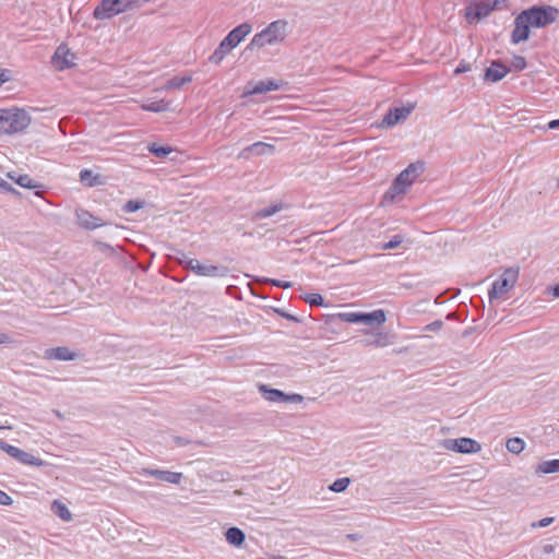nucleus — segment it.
<instances>
[{
    "mask_svg": "<svg viewBox=\"0 0 559 559\" xmlns=\"http://www.w3.org/2000/svg\"><path fill=\"white\" fill-rule=\"evenodd\" d=\"M127 2H130V10L134 8H139L142 4L148 2L150 0H126Z\"/></svg>",
    "mask_w": 559,
    "mask_h": 559,
    "instance_id": "49",
    "label": "nucleus"
},
{
    "mask_svg": "<svg viewBox=\"0 0 559 559\" xmlns=\"http://www.w3.org/2000/svg\"><path fill=\"white\" fill-rule=\"evenodd\" d=\"M260 392L262 396L270 402L283 403L285 397V392L278 389H270L265 384L260 385Z\"/></svg>",
    "mask_w": 559,
    "mask_h": 559,
    "instance_id": "24",
    "label": "nucleus"
},
{
    "mask_svg": "<svg viewBox=\"0 0 559 559\" xmlns=\"http://www.w3.org/2000/svg\"><path fill=\"white\" fill-rule=\"evenodd\" d=\"M519 277V270L514 267L507 269L502 275L493 282L491 289L488 293L489 300L499 298L508 293L516 283Z\"/></svg>",
    "mask_w": 559,
    "mask_h": 559,
    "instance_id": "8",
    "label": "nucleus"
},
{
    "mask_svg": "<svg viewBox=\"0 0 559 559\" xmlns=\"http://www.w3.org/2000/svg\"><path fill=\"white\" fill-rule=\"evenodd\" d=\"M443 447L447 450L463 454H473L481 450V445L478 441L466 437L445 439L443 441Z\"/></svg>",
    "mask_w": 559,
    "mask_h": 559,
    "instance_id": "9",
    "label": "nucleus"
},
{
    "mask_svg": "<svg viewBox=\"0 0 559 559\" xmlns=\"http://www.w3.org/2000/svg\"><path fill=\"white\" fill-rule=\"evenodd\" d=\"M471 334V331H465L464 335Z\"/></svg>",
    "mask_w": 559,
    "mask_h": 559,
    "instance_id": "58",
    "label": "nucleus"
},
{
    "mask_svg": "<svg viewBox=\"0 0 559 559\" xmlns=\"http://www.w3.org/2000/svg\"><path fill=\"white\" fill-rule=\"evenodd\" d=\"M415 106L409 104L407 106L402 107H392L388 110V112L383 116L380 127L381 128H392L399 122L405 120L411 112L414 110Z\"/></svg>",
    "mask_w": 559,
    "mask_h": 559,
    "instance_id": "11",
    "label": "nucleus"
},
{
    "mask_svg": "<svg viewBox=\"0 0 559 559\" xmlns=\"http://www.w3.org/2000/svg\"><path fill=\"white\" fill-rule=\"evenodd\" d=\"M252 31L251 24L245 22L233 28L227 36L219 43L225 51L229 52L236 48Z\"/></svg>",
    "mask_w": 559,
    "mask_h": 559,
    "instance_id": "10",
    "label": "nucleus"
},
{
    "mask_svg": "<svg viewBox=\"0 0 559 559\" xmlns=\"http://www.w3.org/2000/svg\"><path fill=\"white\" fill-rule=\"evenodd\" d=\"M442 326H443V322L441 320H436V321L427 324L424 328V331H426V332H438V331L441 330Z\"/></svg>",
    "mask_w": 559,
    "mask_h": 559,
    "instance_id": "41",
    "label": "nucleus"
},
{
    "mask_svg": "<svg viewBox=\"0 0 559 559\" xmlns=\"http://www.w3.org/2000/svg\"><path fill=\"white\" fill-rule=\"evenodd\" d=\"M554 522V518H544L539 520L537 523H534V527H547Z\"/></svg>",
    "mask_w": 559,
    "mask_h": 559,
    "instance_id": "46",
    "label": "nucleus"
},
{
    "mask_svg": "<svg viewBox=\"0 0 559 559\" xmlns=\"http://www.w3.org/2000/svg\"><path fill=\"white\" fill-rule=\"evenodd\" d=\"M142 109L151 112H163L169 109V104L163 99L154 100L143 104Z\"/></svg>",
    "mask_w": 559,
    "mask_h": 559,
    "instance_id": "29",
    "label": "nucleus"
},
{
    "mask_svg": "<svg viewBox=\"0 0 559 559\" xmlns=\"http://www.w3.org/2000/svg\"><path fill=\"white\" fill-rule=\"evenodd\" d=\"M532 27H545L559 16V10L551 5H533L522 11Z\"/></svg>",
    "mask_w": 559,
    "mask_h": 559,
    "instance_id": "4",
    "label": "nucleus"
},
{
    "mask_svg": "<svg viewBox=\"0 0 559 559\" xmlns=\"http://www.w3.org/2000/svg\"><path fill=\"white\" fill-rule=\"evenodd\" d=\"M304 400V397L300 395V394H286L285 393V397H284V402L283 403H288V402H293V403H300L301 401Z\"/></svg>",
    "mask_w": 559,
    "mask_h": 559,
    "instance_id": "43",
    "label": "nucleus"
},
{
    "mask_svg": "<svg viewBox=\"0 0 559 559\" xmlns=\"http://www.w3.org/2000/svg\"><path fill=\"white\" fill-rule=\"evenodd\" d=\"M349 484H350V478H348V477L337 478L329 486V489L333 492H343L347 489Z\"/></svg>",
    "mask_w": 559,
    "mask_h": 559,
    "instance_id": "34",
    "label": "nucleus"
},
{
    "mask_svg": "<svg viewBox=\"0 0 559 559\" xmlns=\"http://www.w3.org/2000/svg\"><path fill=\"white\" fill-rule=\"evenodd\" d=\"M51 511L62 521L69 522L72 520L71 511L63 502L59 500H53V502L51 503Z\"/></svg>",
    "mask_w": 559,
    "mask_h": 559,
    "instance_id": "27",
    "label": "nucleus"
},
{
    "mask_svg": "<svg viewBox=\"0 0 559 559\" xmlns=\"http://www.w3.org/2000/svg\"><path fill=\"white\" fill-rule=\"evenodd\" d=\"M180 264L199 276L225 277L228 275L229 272V269L227 266L202 264L200 263L199 260L188 257H183V259L180 260Z\"/></svg>",
    "mask_w": 559,
    "mask_h": 559,
    "instance_id": "5",
    "label": "nucleus"
},
{
    "mask_svg": "<svg viewBox=\"0 0 559 559\" xmlns=\"http://www.w3.org/2000/svg\"><path fill=\"white\" fill-rule=\"evenodd\" d=\"M285 83L282 80H262L258 82H249L245 95H257V94H264L271 91H277L280 90Z\"/></svg>",
    "mask_w": 559,
    "mask_h": 559,
    "instance_id": "12",
    "label": "nucleus"
},
{
    "mask_svg": "<svg viewBox=\"0 0 559 559\" xmlns=\"http://www.w3.org/2000/svg\"><path fill=\"white\" fill-rule=\"evenodd\" d=\"M20 449L14 447V445H11V444H7L5 448H4V452L7 454H9L11 457L15 459L17 453H19Z\"/></svg>",
    "mask_w": 559,
    "mask_h": 559,
    "instance_id": "45",
    "label": "nucleus"
},
{
    "mask_svg": "<svg viewBox=\"0 0 559 559\" xmlns=\"http://www.w3.org/2000/svg\"><path fill=\"white\" fill-rule=\"evenodd\" d=\"M228 52L225 51L224 48H222L221 45H218V47L214 50V52L210 56L209 60L212 62V63H215V64H218L222 62V60L225 58V56L227 55Z\"/></svg>",
    "mask_w": 559,
    "mask_h": 559,
    "instance_id": "36",
    "label": "nucleus"
},
{
    "mask_svg": "<svg viewBox=\"0 0 559 559\" xmlns=\"http://www.w3.org/2000/svg\"><path fill=\"white\" fill-rule=\"evenodd\" d=\"M282 210V205L275 204L269 207L261 209L254 213V217L258 219L271 217Z\"/></svg>",
    "mask_w": 559,
    "mask_h": 559,
    "instance_id": "33",
    "label": "nucleus"
},
{
    "mask_svg": "<svg viewBox=\"0 0 559 559\" xmlns=\"http://www.w3.org/2000/svg\"><path fill=\"white\" fill-rule=\"evenodd\" d=\"M130 10V2L126 0H102L93 11L95 20H108Z\"/></svg>",
    "mask_w": 559,
    "mask_h": 559,
    "instance_id": "6",
    "label": "nucleus"
},
{
    "mask_svg": "<svg viewBox=\"0 0 559 559\" xmlns=\"http://www.w3.org/2000/svg\"><path fill=\"white\" fill-rule=\"evenodd\" d=\"M275 311H276L281 317H283V318H285V319H287V320H290V321H294V322H299V321H300L297 317H295V316H293V314H290V313H288V312H286V311H284V310L276 309Z\"/></svg>",
    "mask_w": 559,
    "mask_h": 559,
    "instance_id": "47",
    "label": "nucleus"
},
{
    "mask_svg": "<svg viewBox=\"0 0 559 559\" xmlns=\"http://www.w3.org/2000/svg\"><path fill=\"white\" fill-rule=\"evenodd\" d=\"M192 80L191 76L189 75H185V76H174L171 79H169L164 88L165 90H179L181 88L183 85H186L187 83H190Z\"/></svg>",
    "mask_w": 559,
    "mask_h": 559,
    "instance_id": "30",
    "label": "nucleus"
},
{
    "mask_svg": "<svg viewBox=\"0 0 559 559\" xmlns=\"http://www.w3.org/2000/svg\"><path fill=\"white\" fill-rule=\"evenodd\" d=\"M340 319L348 323H362L366 325H381L385 322V311L377 309L371 312H344L338 314Z\"/></svg>",
    "mask_w": 559,
    "mask_h": 559,
    "instance_id": "7",
    "label": "nucleus"
},
{
    "mask_svg": "<svg viewBox=\"0 0 559 559\" xmlns=\"http://www.w3.org/2000/svg\"><path fill=\"white\" fill-rule=\"evenodd\" d=\"M506 445H507V449L509 452H511L513 454H520L525 448V442L523 439H521L519 437H514V438H510L507 441Z\"/></svg>",
    "mask_w": 559,
    "mask_h": 559,
    "instance_id": "32",
    "label": "nucleus"
},
{
    "mask_svg": "<svg viewBox=\"0 0 559 559\" xmlns=\"http://www.w3.org/2000/svg\"><path fill=\"white\" fill-rule=\"evenodd\" d=\"M559 472V459L540 462L536 467L538 474H554Z\"/></svg>",
    "mask_w": 559,
    "mask_h": 559,
    "instance_id": "28",
    "label": "nucleus"
},
{
    "mask_svg": "<svg viewBox=\"0 0 559 559\" xmlns=\"http://www.w3.org/2000/svg\"><path fill=\"white\" fill-rule=\"evenodd\" d=\"M16 183L22 188L35 190L36 195H39L40 189L44 188L41 183L34 181L28 175H19Z\"/></svg>",
    "mask_w": 559,
    "mask_h": 559,
    "instance_id": "26",
    "label": "nucleus"
},
{
    "mask_svg": "<svg viewBox=\"0 0 559 559\" xmlns=\"http://www.w3.org/2000/svg\"><path fill=\"white\" fill-rule=\"evenodd\" d=\"M496 8L493 2H490L488 4L487 2H483L479 0L475 1L474 7H471L466 11V17L467 20H480L483 17H486L490 14L491 11H493Z\"/></svg>",
    "mask_w": 559,
    "mask_h": 559,
    "instance_id": "19",
    "label": "nucleus"
},
{
    "mask_svg": "<svg viewBox=\"0 0 559 559\" xmlns=\"http://www.w3.org/2000/svg\"><path fill=\"white\" fill-rule=\"evenodd\" d=\"M305 301L308 302L310 306H323L324 305V298L322 295L318 293L308 294L305 297Z\"/></svg>",
    "mask_w": 559,
    "mask_h": 559,
    "instance_id": "38",
    "label": "nucleus"
},
{
    "mask_svg": "<svg viewBox=\"0 0 559 559\" xmlns=\"http://www.w3.org/2000/svg\"><path fill=\"white\" fill-rule=\"evenodd\" d=\"M7 81H9L8 71L0 68V86Z\"/></svg>",
    "mask_w": 559,
    "mask_h": 559,
    "instance_id": "50",
    "label": "nucleus"
},
{
    "mask_svg": "<svg viewBox=\"0 0 559 559\" xmlns=\"http://www.w3.org/2000/svg\"><path fill=\"white\" fill-rule=\"evenodd\" d=\"M527 63L524 57L522 56H513L511 60V67L515 71H523L526 68Z\"/></svg>",
    "mask_w": 559,
    "mask_h": 559,
    "instance_id": "39",
    "label": "nucleus"
},
{
    "mask_svg": "<svg viewBox=\"0 0 559 559\" xmlns=\"http://www.w3.org/2000/svg\"><path fill=\"white\" fill-rule=\"evenodd\" d=\"M425 163L416 162L409 164L402 170L393 180L392 186L385 192V198L394 199L395 195L404 194L406 189L414 182V180L424 171Z\"/></svg>",
    "mask_w": 559,
    "mask_h": 559,
    "instance_id": "3",
    "label": "nucleus"
},
{
    "mask_svg": "<svg viewBox=\"0 0 559 559\" xmlns=\"http://www.w3.org/2000/svg\"><path fill=\"white\" fill-rule=\"evenodd\" d=\"M73 59L74 55L66 45H60L52 57V61L59 70L70 69L74 66Z\"/></svg>",
    "mask_w": 559,
    "mask_h": 559,
    "instance_id": "18",
    "label": "nucleus"
},
{
    "mask_svg": "<svg viewBox=\"0 0 559 559\" xmlns=\"http://www.w3.org/2000/svg\"><path fill=\"white\" fill-rule=\"evenodd\" d=\"M78 223L81 227L93 230L98 227L107 225L102 218L94 216L91 212L86 210H76L75 212Z\"/></svg>",
    "mask_w": 559,
    "mask_h": 559,
    "instance_id": "17",
    "label": "nucleus"
},
{
    "mask_svg": "<svg viewBox=\"0 0 559 559\" xmlns=\"http://www.w3.org/2000/svg\"><path fill=\"white\" fill-rule=\"evenodd\" d=\"M9 341V336L4 333H0V344H4Z\"/></svg>",
    "mask_w": 559,
    "mask_h": 559,
    "instance_id": "54",
    "label": "nucleus"
},
{
    "mask_svg": "<svg viewBox=\"0 0 559 559\" xmlns=\"http://www.w3.org/2000/svg\"><path fill=\"white\" fill-rule=\"evenodd\" d=\"M275 151V146L273 144L264 143V142H255L251 145L242 148L238 155V158L248 159L251 156H260L272 154Z\"/></svg>",
    "mask_w": 559,
    "mask_h": 559,
    "instance_id": "15",
    "label": "nucleus"
},
{
    "mask_svg": "<svg viewBox=\"0 0 559 559\" xmlns=\"http://www.w3.org/2000/svg\"><path fill=\"white\" fill-rule=\"evenodd\" d=\"M266 281L272 283V285H274L276 287L289 288L292 286L290 283L283 282V281H280V280H266Z\"/></svg>",
    "mask_w": 559,
    "mask_h": 559,
    "instance_id": "48",
    "label": "nucleus"
},
{
    "mask_svg": "<svg viewBox=\"0 0 559 559\" xmlns=\"http://www.w3.org/2000/svg\"><path fill=\"white\" fill-rule=\"evenodd\" d=\"M273 559H286V558L283 556H274Z\"/></svg>",
    "mask_w": 559,
    "mask_h": 559,
    "instance_id": "57",
    "label": "nucleus"
},
{
    "mask_svg": "<svg viewBox=\"0 0 559 559\" xmlns=\"http://www.w3.org/2000/svg\"><path fill=\"white\" fill-rule=\"evenodd\" d=\"M402 235H394L388 242L383 243L381 248L383 250H391L397 248L403 242Z\"/></svg>",
    "mask_w": 559,
    "mask_h": 559,
    "instance_id": "37",
    "label": "nucleus"
},
{
    "mask_svg": "<svg viewBox=\"0 0 559 559\" xmlns=\"http://www.w3.org/2000/svg\"><path fill=\"white\" fill-rule=\"evenodd\" d=\"M510 68L502 63L500 60H493L491 64L485 70L484 80L486 82L497 83L501 81L509 72Z\"/></svg>",
    "mask_w": 559,
    "mask_h": 559,
    "instance_id": "14",
    "label": "nucleus"
},
{
    "mask_svg": "<svg viewBox=\"0 0 559 559\" xmlns=\"http://www.w3.org/2000/svg\"><path fill=\"white\" fill-rule=\"evenodd\" d=\"M225 537H226V540L235 547H240L245 543V539H246V535H245L243 531L236 526L229 527L225 532Z\"/></svg>",
    "mask_w": 559,
    "mask_h": 559,
    "instance_id": "23",
    "label": "nucleus"
},
{
    "mask_svg": "<svg viewBox=\"0 0 559 559\" xmlns=\"http://www.w3.org/2000/svg\"><path fill=\"white\" fill-rule=\"evenodd\" d=\"M31 121V116L24 109H0V131L5 134L23 131L29 126Z\"/></svg>",
    "mask_w": 559,
    "mask_h": 559,
    "instance_id": "2",
    "label": "nucleus"
},
{
    "mask_svg": "<svg viewBox=\"0 0 559 559\" xmlns=\"http://www.w3.org/2000/svg\"><path fill=\"white\" fill-rule=\"evenodd\" d=\"M471 69H472L471 63H468V62H466V61L462 60V61L457 64V67L455 68V70H454V74H456V75H457V74H461V73L468 72V71H471Z\"/></svg>",
    "mask_w": 559,
    "mask_h": 559,
    "instance_id": "42",
    "label": "nucleus"
},
{
    "mask_svg": "<svg viewBox=\"0 0 559 559\" xmlns=\"http://www.w3.org/2000/svg\"><path fill=\"white\" fill-rule=\"evenodd\" d=\"M7 444H8L7 442H4L2 439H0V449L2 451H4V448H5Z\"/></svg>",
    "mask_w": 559,
    "mask_h": 559,
    "instance_id": "56",
    "label": "nucleus"
},
{
    "mask_svg": "<svg viewBox=\"0 0 559 559\" xmlns=\"http://www.w3.org/2000/svg\"><path fill=\"white\" fill-rule=\"evenodd\" d=\"M176 442H177V444H179V445H186V444H187V441H186V440H183V438H180V437H177V438H176Z\"/></svg>",
    "mask_w": 559,
    "mask_h": 559,
    "instance_id": "55",
    "label": "nucleus"
},
{
    "mask_svg": "<svg viewBox=\"0 0 559 559\" xmlns=\"http://www.w3.org/2000/svg\"><path fill=\"white\" fill-rule=\"evenodd\" d=\"M549 129H559V119H555L548 122Z\"/></svg>",
    "mask_w": 559,
    "mask_h": 559,
    "instance_id": "52",
    "label": "nucleus"
},
{
    "mask_svg": "<svg viewBox=\"0 0 559 559\" xmlns=\"http://www.w3.org/2000/svg\"><path fill=\"white\" fill-rule=\"evenodd\" d=\"M45 357L60 361H70L74 360L78 357V354L66 346H59L46 349Z\"/></svg>",
    "mask_w": 559,
    "mask_h": 559,
    "instance_id": "21",
    "label": "nucleus"
},
{
    "mask_svg": "<svg viewBox=\"0 0 559 559\" xmlns=\"http://www.w3.org/2000/svg\"><path fill=\"white\" fill-rule=\"evenodd\" d=\"M531 24L528 20H526V14L522 12L514 20V29L511 34L512 44H519L521 41L527 40L531 33Z\"/></svg>",
    "mask_w": 559,
    "mask_h": 559,
    "instance_id": "13",
    "label": "nucleus"
},
{
    "mask_svg": "<svg viewBox=\"0 0 559 559\" xmlns=\"http://www.w3.org/2000/svg\"><path fill=\"white\" fill-rule=\"evenodd\" d=\"M368 337L364 338L361 342L366 346H374V347H385L394 342V334L389 332H366Z\"/></svg>",
    "mask_w": 559,
    "mask_h": 559,
    "instance_id": "16",
    "label": "nucleus"
},
{
    "mask_svg": "<svg viewBox=\"0 0 559 559\" xmlns=\"http://www.w3.org/2000/svg\"><path fill=\"white\" fill-rule=\"evenodd\" d=\"M0 192L19 194L17 190L14 189L9 182L0 177Z\"/></svg>",
    "mask_w": 559,
    "mask_h": 559,
    "instance_id": "40",
    "label": "nucleus"
},
{
    "mask_svg": "<svg viewBox=\"0 0 559 559\" xmlns=\"http://www.w3.org/2000/svg\"><path fill=\"white\" fill-rule=\"evenodd\" d=\"M147 151L158 158H165L173 152V148L169 146H163L156 143H151L147 146Z\"/></svg>",
    "mask_w": 559,
    "mask_h": 559,
    "instance_id": "31",
    "label": "nucleus"
},
{
    "mask_svg": "<svg viewBox=\"0 0 559 559\" xmlns=\"http://www.w3.org/2000/svg\"><path fill=\"white\" fill-rule=\"evenodd\" d=\"M19 176V174H16L15 171H10L7 174V177H9L11 180L15 181L16 182V177Z\"/></svg>",
    "mask_w": 559,
    "mask_h": 559,
    "instance_id": "53",
    "label": "nucleus"
},
{
    "mask_svg": "<svg viewBox=\"0 0 559 559\" xmlns=\"http://www.w3.org/2000/svg\"><path fill=\"white\" fill-rule=\"evenodd\" d=\"M15 460L22 464L31 465V466L39 467V466L46 465V462L43 461L41 459L36 457V456L32 455L31 453L23 451L21 449H20Z\"/></svg>",
    "mask_w": 559,
    "mask_h": 559,
    "instance_id": "25",
    "label": "nucleus"
},
{
    "mask_svg": "<svg viewBox=\"0 0 559 559\" xmlns=\"http://www.w3.org/2000/svg\"><path fill=\"white\" fill-rule=\"evenodd\" d=\"M80 181L86 187H97L104 183L100 175L95 174L91 169H82L80 171Z\"/></svg>",
    "mask_w": 559,
    "mask_h": 559,
    "instance_id": "22",
    "label": "nucleus"
},
{
    "mask_svg": "<svg viewBox=\"0 0 559 559\" xmlns=\"http://www.w3.org/2000/svg\"><path fill=\"white\" fill-rule=\"evenodd\" d=\"M550 294L555 297V298H559V283L556 284L555 286H552L550 288Z\"/></svg>",
    "mask_w": 559,
    "mask_h": 559,
    "instance_id": "51",
    "label": "nucleus"
},
{
    "mask_svg": "<svg viewBox=\"0 0 559 559\" xmlns=\"http://www.w3.org/2000/svg\"><path fill=\"white\" fill-rule=\"evenodd\" d=\"M144 205V202L143 201H140V200H129L122 207V210L126 212V213H134L136 211H139L140 209H142Z\"/></svg>",
    "mask_w": 559,
    "mask_h": 559,
    "instance_id": "35",
    "label": "nucleus"
},
{
    "mask_svg": "<svg viewBox=\"0 0 559 559\" xmlns=\"http://www.w3.org/2000/svg\"><path fill=\"white\" fill-rule=\"evenodd\" d=\"M13 503V499L7 492L0 489V504L1 506H11Z\"/></svg>",
    "mask_w": 559,
    "mask_h": 559,
    "instance_id": "44",
    "label": "nucleus"
},
{
    "mask_svg": "<svg viewBox=\"0 0 559 559\" xmlns=\"http://www.w3.org/2000/svg\"><path fill=\"white\" fill-rule=\"evenodd\" d=\"M144 474L152 476L160 481L179 485L182 479V474L170 471L145 468Z\"/></svg>",
    "mask_w": 559,
    "mask_h": 559,
    "instance_id": "20",
    "label": "nucleus"
},
{
    "mask_svg": "<svg viewBox=\"0 0 559 559\" xmlns=\"http://www.w3.org/2000/svg\"><path fill=\"white\" fill-rule=\"evenodd\" d=\"M288 23L285 20H276L270 23L264 29L255 34L246 46L245 51H253L266 45H275L285 39Z\"/></svg>",
    "mask_w": 559,
    "mask_h": 559,
    "instance_id": "1",
    "label": "nucleus"
}]
</instances>
